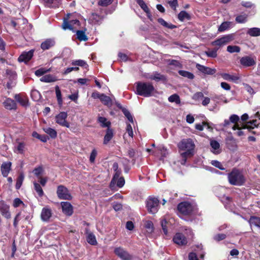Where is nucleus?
<instances>
[{"label":"nucleus","mask_w":260,"mask_h":260,"mask_svg":"<svg viewBox=\"0 0 260 260\" xmlns=\"http://www.w3.org/2000/svg\"><path fill=\"white\" fill-rule=\"evenodd\" d=\"M227 51L231 53H238L240 51L241 48L238 46L236 45H229L227 47Z\"/></svg>","instance_id":"nucleus-44"},{"label":"nucleus","mask_w":260,"mask_h":260,"mask_svg":"<svg viewBox=\"0 0 260 260\" xmlns=\"http://www.w3.org/2000/svg\"><path fill=\"white\" fill-rule=\"evenodd\" d=\"M178 73L180 75L189 79H192L194 77V76L192 73L188 71L184 70H179L178 71Z\"/></svg>","instance_id":"nucleus-41"},{"label":"nucleus","mask_w":260,"mask_h":260,"mask_svg":"<svg viewBox=\"0 0 260 260\" xmlns=\"http://www.w3.org/2000/svg\"><path fill=\"white\" fill-rule=\"evenodd\" d=\"M204 97V94L202 92H197L195 93L192 96L194 100H199L200 99Z\"/></svg>","instance_id":"nucleus-64"},{"label":"nucleus","mask_w":260,"mask_h":260,"mask_svg":"<svg viewBox=\"0 0 260 260\" xmlns=\"http://www.w3.org/2000/svg\"><path fill=\"white\" fill-rule=\"evenodd\" d=\"M146 78L151 80H154L156 82H166L167 81V76L157 72H154L151 74H148L146 76Z\"/></svg>","instance_id":"nucleus-12"},{"label":"nucleus","mask_w":260,"mask_h":260,"mask_svg":"<svg viewBox=\"0 0 260 260\" xmlns=\"http://www.w3.org/2000/svg\"><path fill=\"white\" fill-rule=\"evenodd\" d=\"M15 99L22 106L25 107L27 105L28 100L26 98L21 97L19 94H16L15 95Z\"/></svg>","instance_id":"nucleus-36"},{"label":"nucleus","mask_w":260,"mask_h":260,"mask_svg":"<svg viewBox=\"0 0 260 260\" xmlns=\"http://www.w3.org/2000/svg\"><path fill=\"white\" fill-rule=\"evenodd\" d=\"M234 24L232 22L224 21L218 27V31L219 32H223L232 28Z\"/></svg>","instance_id":"nucleus-24"},{"label":"nucleus","mask_w":260,"mask_h":260,"mask_svg":"<svg viewBox=\"0 0 260 260\" xmlns=\"http://www.w3.org/2000/svg\"><path fill=\"white\" fill-rule=\"evenodd\" d=\"M122 111L124 116L127 118L128 120L131 123L134 122L133 116L132 115L129 111L126 108H123L122 109Z\"/></svg>","instance_id":"nucleus-48"},{"label":"nucleus","mask_w":260,"mask_h":260,"mask_svg":"<svg viewBox=\"0 0 260 260\" xmlns=\"http://www.w3.org/2000/svg\"><path fill=\"white\" fill-rule=\"evenodd\" d=\"M233 129L234 131L238 130V131L236 133V134L240 137L244 135V132L241 129L239 125L238 124H236L234 125L233 127Z\"/></svg>","instance_id":"nucleus-53"},{"label":"nucleus","mask_w":260,"mask_h":260,"mask_svg":"<svg viewBox=\"0 0 260 260\" xmlns=\"http://www.w3.org/2000/svg\"><path fill=\"white\" fill-rule=\"evenodd\" d=\"M168 101L171 103H175L176 104H180V99L179 96L177 94H173L170 96Z\"/></svg>","instance_id":"nucleus-43"},{"label":"nucleus","mask_w":260,"mask_h":260,"mask_svg":"<svg viewBox=\"0 0 260 260\" xmlns=\"http://www.w3.org/2000/svg\"><path fill=\"white\" fill-rule=\"evenodd\" d=\"M72 64L74 66H78L84 67L85 68H87L88 67V65L86 62L84 60L81 59L73 60L72 62Z\"/></svg>","instance_id":"nucleus-45"},{"label":"nucleus","mask_w":260,"mask_h":260,"mask_svg":"<svg viewBox=\"0 0 260 260\" xmlns=\"http://www.w3.org/2000/svg\"><path fill=\"white\" fill-rule=\"evenodd\" d=\"M226 235L225 234H218L215 235L213 237V239L217 242H219L221 240L225 239L226 238Z\"/></svg>","instance_id":"nucleus-54"},{"label":"nucleus","mask_w":260,"mask_h":260,"mask_svg":"<svg viewBox=\"0 0 260 260\" xmlns=\"http://www.w3.org/2000/svg\"><path fill=\"white\" fill-rule=\"evenodd\" d=\"M62 211L66 215L70 216L73 213V206L68 202H61Z\"/></svg>","instance_id":"nucleus-15"},{"label":"nucleus","mask_w":260,"mask_h":260,"mask_svg":"<svg viewBox=\"0 0 260 260\" xmlns=\"http://www.w3.org/2000/svg\"><path fill=\"white\" fill-rule=\"evenodd\" d=\"M56 193L57 197L60 200H70L72 199L68 189L62 185L57 186Z\"/></svg>","instance_id":"nucleus-8"},{"label":"nucleus","mask_w":260,"mask_h":260,"mask_svg":"<svg viewBox=\"0 0 260 260\" xmlns=\"http://www.w3.org/2000/svg\"><path fill=\"white\" fill-rule=\"evenodd\" d=\"M24 174L22 173H21L19 175V176L17 179L16 186H15L16 189H19L21 187L22 184L23 183V181L24 180Z\"/></svg>","instance_id":"nucleus-42"},{"label":"nucleus","mask_w":260,"mask_h":260,"mask_svg":"<svg viewBox=\"0 0 260 260\" xmlns=\"http://www.w3.org/2000/svg\"><path fill=\"white\" fill-rule=\"evenodd\" d=\"M136 1L144 11H148L149 8L143 0H136Z\"/></svg>","instance_id":"nucleus-55"},{"label":"nucleus","mask_w":260,"mask_h":260,"mask_svg":"<svg viewBox=\"0 0 260 260\" xmlns=\"http://www.w3.org/2000/svg\"><path fill=\"white\" fill-rule=\"evenodd\" d=\"M113 137V130L108 128L106 130V135L104 136V144H107L109 141L112 139Z\"/></svg>","instance_id":"nucleus-28"},{"label":"nucleus","mask_w":260,"mask_h":260,"mask_svg":"<svg viewBox=\"0 0 260 260\" xmlns=\"http://www.w3.org/2000/svg\"><path fill=\"white\" fill-rule=\"evenodd\" d=\"M220 75L224 80L233 81L235 83H237V81L240 79L239 77L234 75H230L228 73H221Z\"/></svg>","instance_id":"nucleus-26"},{"label":"nucleus","mask_w":260,"mask_h":260,"mask_svg":"<svg viewBox=\"0 0 260 260\" xmlns=\"http://www.w3.org/2000/svg\"><path fill=\"white\" fill-rule=\"evenodd\" d=\"M100 101L103 104L108 107H111L112 105L111 99L104 93H102Z\"/></svg>","instance_id":"nucleus-34"},{"label":"nucleus","mask_w":260,"mask_h":260,"mask_svg":"<svg viewBox=\"0 0 260 260\" xmlns=\"http://www.w3.org/2000/svg\"><path fill=\"white\" fill-rule=\"evenodd\" d=\"M72 15L70 14H68L66 17L63 19V23L62 24V28L64 30L69 29L74 31L73 26L74 25H79L80 22L77 19H72Z\"/></svg>","instance_id":"nucleus-5"},{"label":"nucleus","mask_w":260,"mask_h":260,"mask_svg":"<svg viewBox=\"0 0 260 260\" xmlns=\"http://www.w3.org/2000/svg\"><path fill=\"white\" fill-rule=\"evenodd\" d=\"M248 15L246 14L239 15L235 18L236 22L238 23H244L247 21Z\"/></svg>","instance_id":"nucleus-39"},{"label":"nucleus","mask_w":260,"mask_h":260,"mask_svg":"<svg viewBox=\"0 0 260 260\" xmlns=\"http://www.w3.org/2000/svg\"><path fill=\"white\" fill-rule=\"evenodd\" d=\"M115 253L122 260H132L133 256L121 247H117L114 249Z\"/></svg>","instance_id":"nucleus-11"},{"label":"nucleus","mask_w":260,"mask_h":260,"mask_svg":"<svg viewBox=\"0 0 260 260\" xmlns=\"http://www.w3.org/2000/svg\"><path fill=\"white\" fill-rule=\"evenodd\" d=\"M155 88L151 83L137 82L136 83V93L144 97L151 96Z\"/></svg>","instance_id":"nucleus-2"},{"label":"nucleus","mask_w":260,"mask_h":260,"mask_svg":"<svg viewBox=\"0 0 260 260\" xmlns=\"http://www.w3.org/2000/svg\"><path fill=\"white\" fill-rule=\"evenodd\" d=\"M177 209L180 213L186 215L194 213L196 207L188 202H183L178 204Z\"/></svg>","instance_id":"nucleus-4"},{"label":"nucleus","mask_w":260,"mask_h":260,"mask_svg":"<svg viewBox=\"0 0 260 260\" xmlns=\"http://www.w3.org/2000/svg\"><path fill=\"white\" fill-rule=\"evenodd\" d=\"M6 74L9 76L10 80H16L17 78L16 73L11 70L7 69L6 70Z\"/></svg>","instance_id":"nucleus-51"},{"label":"nucleus","mask_w":260,"mask_h":260,"mask_svg":"<svg viewBox=\"0 0 260 260\" xmlns=\"http://www.w3.org/2000/svg\"><path fill=\"white\" fill-rule=\"evenodd\" d=\"M4 106L8 110H15L17 108L16 103L13 100L7 98L3 103Z\"/></svg>","instance_id":"nucleus-22"},{"label":"nucleus","mask_w":260,"mask_h":260,"mask_svg":"<svg viewBox=\"0 0 260 260\" xmlns=\"http://www.w3.org/2000/svg\"><path fill=\"white\" fill-rule=\"evenodd\" d=\"M157 21L160 25L163 26L164 27H166V28H167L169 29H173L174 28H177L176 25H174L172 23L167 22L162 18H159L157 19Z\"/></svg>","instance_id":"nucleus-29"},{"label":"nucleus","mask_w":260,"mask_h":260,"mask_svg":"<svg viewBox=\"0 0 260 260\" xmlns=\"http://www.w3.org/2000/svg\"><path fill=\"white\" fill-rule=\"evenodd\" d=\"M77 38L80 41H86L88 40L87 36H86L85 32L83 30H78L76 32Z\"/></svg>","instance_id":"nucleus-46"},{"label":"nucleus","mask_w":260,"mask_h":260,"mask_svg":"<svg viewBox=\"0 0 260 260\" xmlns=\"http://www.w3.org/2000/svg\"><path fill=\"white\" fill-rule=\"evenodd\" d=\"M211 164L213 166L219 169L220 170H224V168L223 167L222 165L221 164L220 162L218 161V160H212L211 162Z\"/></svg>","instance_id":"nucleus-56"},{"label":"nucleus","mask_w":260,"mask_h":260,"mask_svg":"<svg viewBox=\"0 0 260 260\" xmlns=\"http://www.w3.org/2000/svg\"><path fill=\"white\" fill-rule=\"evenodd\" d=\"M86 240L89 244L92 245H95L97 244L95 237L92 233L88 234Z\"/></svg>","instance_id":"nucleus-40"},{"label":"nucleus","mask_w":260,"mask_h":260,"mask_svg":"<svg viewBox=\"0 0 260 260\" xmlns=\"http://www.w3.org/2000/svg\"><path fill=\"white\" fill-rule=\"evenodd\" d=\"M25 144L23 142H19L17 146V150L18 153L22 154L24 152L25 148Z\"/></svg>","instance_id":"nucleus-59"},{"label":"nucleus","mask_w":260,"mask_h":260,"mask_svg":"<svg viewBox=\"0 0 260 260\" xmlns=\"http://www.w3.org/2000/svg\"><path fill=\"white\" fill-rule=\"evenodd\" d=\"M68 113L66 112H60L55 116V122L59 125L68 128L70 127V123L67 121Z\"/></svg>","instance_id":"nucleus-9"},{"label":"nucleus","mask_w":260,"mask_h":260,"mask_svg":"<svg viewBox=\"0 0 260 260\" xmlns=\"http://www.w3.org/2000/svg\"><path fill=\"white\" fill-rule=\"evenodd\" d=\"M30 95L34 101H39L42 97L40 92L36 89H32L31 91Z\"/></svg>","instance_id":"nucleus-38"},{"label":"nucleus","mask_w":260,"mask_h":260,"mask_svg":"<svg viewBox=\"0 0 260 260\" xmlns=\"http://www.w3.org/2000/svg\"><path fill=\"white\" fill-rule=\"evenodd\" d=\"M12 163L10 161L4 162L1 167V171L2 174L4 177H7L11 170Z\"/></svg>","instance_id":"nucleus-20"},{"label":"nucleus","mask_w":260,"mask_h":260,"mask_svg":"<svg viewBox=\"0 0 260 260\" xmlns=\"http://www.w3.org/2000/svg\"><path fill=\"white\" fill-rule=\"evenodd\" d=\"M55 43L56 42L54 39H47L41 43L40 47L44 51L48 50L54 46Z\"/></svg>","instance_id":"nucleus-16"},{"label":"nucleus","mask_w":260,"mask_h":260,"mask_svg":"<svg viewBox=\"0 0 260 260\" xmlns=\"http://www.w3.org/2000/svg\"><path fill=\"white\" fill-rule=\"evenodd\" d=\"M228 180L233 185L242 186L246 182V179L242 172L236 168L228 174Z\"/></svg>","instance_id":"nucleus-3"},{"label":"nucleus","mask_w":260,"mask_h":260,"mask_svg":"<svg viewBox=\"0 0 260 260\" xmlns=\"http://www.w3.org/2000/svg\"><path fill=\"white\" fill-rule=\"evenodd\" d=\"M159 200L157 198L149 197L146 201V207L148 212L155 214L158 210Z\"/></svg>","instance_id":"nucleus-7"},{"label":"nucleus","mask_w":260,"mask_h":260,"mask_svg":"<svg viewBox=\"0 0 260 260\" xmlns=\"http://www.w3.org/2000/svg\"><path fill=\"white\" fill-rule=\"evenodd\" d=\"M217 196L224 204L225 207L228 208L229 205L232 202V199L228 196H225L224 194H219Z\"/></svg>","instance_id":"nucleus-27"},{"label":"nucleus","mask_w":260,"mask_h":260,"mask_svg":"<svg viewBox=\"0 0 260 260\" xmlns=\"http://www.w3.org/2000/svg\"><path fill=\"white\" fill-rule=\"evenodd\" d=\"M9 208V206L5 201H0V212L7 219H9L11 217Z\"/></svg>","instance_id":"nucleus-14"},{"label":"nucleus","mask_w":260,"mask_h":260,"mask_svg":"<svg viewBox=\"0 0 260 260\" xmlns=\"http://www.w3.org/2000/svg\"><path fill=\"white\" fill-rule=\"evenodd\" d=\"M55 89L58 104L59 106H61L62 105V99L61 91L58 85L55 86Z\"/></svg>","instance_id":"nucleus-37"},{"label":"nucleus","mask_w":260,"mask_h":260,"mask_svg":"<svg viewBox=\"0 0 260 260\" xmlns=\"http://www.w3.org/2000/svg\"><path fill=\"white\" fill-rule=\"evenodd\" d=\"M112 2V0H100L98 2V5L102 7H106Z\"/></svg>","instance_id":"nucleus-58"},{"label":"nucleus","mask_w":260,"mask_h":260,"mask_svg":"<svg viewBox=\"0 0 260 260\" xmlns=\"http://www.w3.org/2000/svg\"><path fill=\"white\" fill-rule=\"evenodd\" d=\"M211 147V151L215 154H218L221 152L220 144L216 140H211L210 142Z\"/></svg>","instance_id":"nucleus-23"},{"label":"nucleus","mask_w":260,"mask_h":260,"mask_svg":"<svg viewBox=\"0 0 260 260\" xmlns=\"http://www.w3.org/2000/svg\"><path fill=\"white\" fill-rule=\"evenodd\" d=\"M178 19L181 22L191 19L190 15L185 11H181L178 15Z\"/></svg>","instance_id":"nucleus-30"},{"label":"nucleus","mask_w":260,"mask_h":260,"mask_svg":"<svg viewBox=\"0 0 260 260\" xmlns=\"http://www.w3.org/2000/svg\"><path fill=\"white\" fill-rule=\"evenodd\" d=\"M196 68L199 71L204 74L212 75L216 72V70L215 68H210L199 63H197Z\"/></svg>","instance_id":"nucleus-18"},{"label":"nucleus","mask_w":260,"mask_h":260,"mask_svg":"<svg viewBox=\"0 0 260 260\" xmlns=\"http://www.w3.org/2000/svg\"><path fill=\"white\" fill-rule=\"evenodd\" d=\"M218 48H214L205 52V54L209 57L216 58L217 56V51Z\"/></svg>","instance_id":"nucleus-47"},{"label":"nucleus","mask_w":260,"mask_h":260,"mask_svg":"<svg viewBox=\"0 0 260 260\" xmlns=\"http://www.w3.org/2000/svg\"><path fill=\"white\" fill-rule=\"evenodd\" d=\"M34 50L31 49L28 51H24L19 56L18 60L20 62L27 63L32 57Z\"/></svg>","instance_id":"nucleus-13"},{"label":"nucleus","mask_w":260,"mask_h":260,"mask_svg":"<svg viewBox=\"0 0 260 260\" xmlns=\"http://www.w3.org/2000/svg\"><path fill=\"white\" fill-rule=\"evenodd\" d=\"M46 7L48 8H57L60 5L61 0H44Z\"/></svg>","instance_id":"nucleus-25"},{"label":"nucleus","mask_w":260,"mask_h":260,"mask_svg":"<svg viewBox=\"0 0 260 260\" xmlns=\"http://www.w3.org/2000/svg\"><path fill=\"white\" fill-rule=\"evenodd\" d=\"M97 151L95 149H93L92 150L89 157V160L90 162L93 163L94 162L95 157L97 155Z\"/></svg>","instance_id":"nucleus-60"},{"label":"nucleus","mask_w":260,"mask_h":260,"mask_svg":"<svg viewBox=\"0 0 260 260\" xmlns=\"http://www.w3.org/2000/svg\"><path fill=\"white\" fill-rule=\"evenodd\" d=\"M21 205H24L23 202L19 198H15L13 201V206L17 208Z\"/></svg>","instance_id":"nucleus-61"},{"label":"nucleus","mask_w":260,"mask_h":260,"mask_svg":"<svg viewBox=\"0 0 260 260\" xmlns=\"http://www.w3.org/2000/svg\"><path fill=\"white\" fill-rule=\"evenodd\" d=\"M34 185L35 189L36 191V192H37L39 196L40 197H43L44 195V191H43L41 186H40V185L37 182H34Z\"/></svg>","instance_id":"nucleus-50"},{"label":"nucleus","mask_w":260,"mask_h":260,"mask_svg":"<svg viewBox=\"0 0 260 260\" xmlns=\"http://www.w3.org/2000/svg\"><path fill=\"white\" fill-rule=\"evenodd\" d=\"M43 129L47 135H48L52 139H55L57 137V132L54 128L45 127H43Z\"/></svg>","instance_id":"nucleus-32"},{"label":"nucleus","mask_w":260,"mask_h":260,"mask_svg":"<svg viewBox=\"0 0 260 260\" xmlns=\"http://www.w3.org/2000/svg\"><path fill=\"white\" fill-rule=\"evenodd\" d=\"M52 210L50 208L48 207L43 208L42 210L41 214V218L42 220L45 222L49 221L50 217L52 216Z\"/></svg>","instance_id":"nucleus-19"},{"label":"nucleus","mask_w":260,"mask_h":260,"mask_svg":"<svg viewBox=\"0 0 260 260\" xmlns=\"http://www.w3.org/2000/svg\"><path fill=\"white\" fill-rule=\"evenodd\" d=\"M248 222L251 228L252 226H255L258 229L260 230V217L251 216L248 220Z\"/></svg>","instance_id":"nucleus-21"},{"label":"nucleus","mask_w":260,"mask_h":260,"mask_svg":"<svg viewBox=\"0 0 260 260\" xmlns=\"http://www.w3.org/2000/svg\"><path fill=\"white\" fill-rule=\"evenodd\" d=\"M234 40V35L233 34H228L223 35L221 37L216 39L212 42V46H218V49L221 47H223Z\"/></svg>","instance_id":"nucleus-6"},{"label":"nucleus","mask_w":260,"mask_h":260,"mask_svg":"<svg viewBox=\"0 0 260 260\" xmlns=\"http://www.w3.org/2000/svg\"><path fill=\"white\" fill-rule=\"evenodd\" d=\"M46 72V70L44 68L39 69L35 72L37 76L40 77L43 75Z\"/></svg>","instance_id":"nucleus-63"},{"label":"nucleus","mask_w":260,"mask_h":260,"mask_svg":"<svg viewBox=\"0 0 260 260\" xmlns=\"http://www.w3.org/2000/svg\"><path fill=\"white\" fill-rule=\"evenodd\" d=\"M90 19L92 21V23L96 24L101 21L102 17L97 14L92 13Z\"/></svg>","instance_id":"nucleus-49"},{"label":"nucleus","mask_w":260,"mask_h":260,"mask_svg":"<svg viewBox=\"0 0 260 260\" xmlns=\"http://www.w3.org/2000/svg\"><path fill=\"white\" fill-rule=\"evenodd\" d=\"M247 34L251 37H258L260 36V28L252 27L249 28Z\"/></svg>","instance_id":"nucleus-35"},{"label":"nucleus","mask_w":260,"mask_h":260,"mask_svg":"<svg viewBox=\"0 0 260 260\" xmlns=\"http://www.w3.org/2000/svg\"><path fill=\"white\" fill-rule=\"evenodd\" d=\"M159 150H160V154H161V157H160V159L161 160H162L164 159V158L165 157H166L168 154V151H167V149L165 148L164 147H159Z\"/></svg>","instance_id":"nucleus-57"},{"label":"nucleus","mask_w":260,"mask_h":260,"mask_svg":"<svg viewBox=\"0 0 260 260\" xmlns=\"http://www.w3.org/2000/svg\"><path fill=\"white\" fill-rule=\"evenodd\" d=\"M98 121L103 127L110 128L111 122L107 120V119L104 117L100 116L98 117Z\"/></svg>","instance_id":"nucleus-33"},{"label":"nucleus","mask_w":260,"mask_h":260,"mask_svg":"<svg viewBox=\"0 0 260 260\" xmlns=\"http://www.w3.org/2000/svg\"><path fill=\"white\" fill-rule=\"evenodd\" d=\"M40 80L41 82L50 83L56 81L57 79L54 76L48 74L42 76Z\"/></svg>","instance_id":"nucleus-31"},{"label":"nucleus","mask_w":260,"mask_h":260,"mask_svg":"<svg viewBox=\"0 0 260 260\" xmlns=\"http://www.w3.org/2000/svg\"><path fill=\"white\" fill-rule=\"evenodd\" d=\"M113 209L116 211H118L122 209V205L121 204L118 202H114L112 204Z\"/></svg>","instance_id":"nucleus-62"},{"label":"nucleus","mask_w":260,"mask_h":260,"mask_svg":"<svg viewBox=\"0 0 260 260\" xmlns=\"http://www.w3.org/2000/svg\"><path fill=\"white\" fill-rule=\"evenodd\" d=\"M179 148L185 152L181 153V160L180 164L184 165L186 162V159L193 155L194 144L190 139L182 140L178 145Z\"/></svg>","instance_id":"nucleus-1"},{"label":"nucleus","mask_w":260,"mask_h":260,"mask_svg":"<svg viewBox=\"0 0 260 260\" xmlns=\"http://www.w3.org/2000/svg\"><path fill=\"white\" fill-rule=\"evenodd\" d=\"M168 64L169 65L173 66L174 67H178L180 68H181L182 67V64L180 62V61L177 60H169L168 61Z\"/></svg>","instance_id":"nucleus-52"},{"label":"nucleus","mask_w":260,"mask_h":260,"mask_svg":"<svg viewBox=\"0 0 260 260\" xmlns=\"http://www.w3.org/2000/svg\"><path fill=\"white\" fill-rule=\"evenodd\" d=\"M173 241L175 243L180 246L185 245L187 243L186 237L180 233L175 234L173 238Z\"/></svg>","instance_id":"nucleus-17"},{"label":"nucleus","mask_w":260,"mask_h":260,"mask_svg":"<svg viewBox=\"0 0 260 260\" xmlns=\"http://www.w3.org/2000/svg\"><path fill=\"white\" fill-rule=\"evenodd\" d=\"M240 64L244 68H248L256 64V57L252 56H244L240 59Z\"/></svg>","instance_id":"nucleus-10"}]
</instances>
